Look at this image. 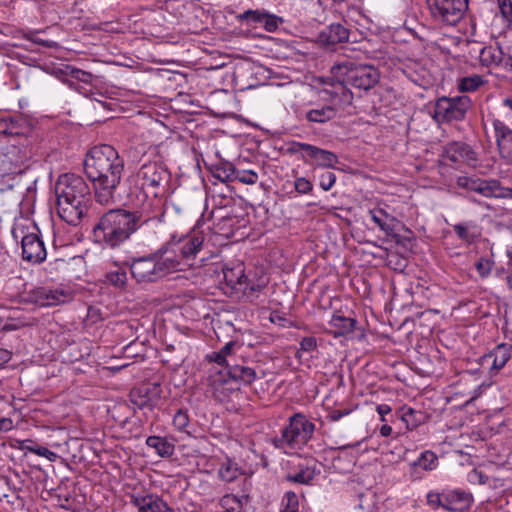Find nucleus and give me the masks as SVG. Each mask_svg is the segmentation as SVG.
Masks as SVG:
<instances>
[{
	"instance_id": "obj_47",
	"label": "nucleus",
	"mask_w": 512,
	"mask_h": 512,
	"mask_svg": "<svg viewBox=\"0 0 512 512\" xmlns=\"http://www.w3.org/2000/svg\"><path fill=\"white\" fill-rule=\"evenodd\" d=\"M427 504L432 509H437L442 507L444 509V498H445V492L438 493L435 491H430L427 493Z\"/></svg>"
},
{
	"instance_id": "obj_58",
	"label": "nucleus",
	"mask_w": 512,
	"mask_h": 512,
	"mask_svg": "<svg viewBox=\"0 0 512 512\" xmlns=\"http://www.w3.org/2000/svg\"><path fill=\"white\" fill-rule=\"evenodd\" d=\"M377 413L380 415L382 422L387 421L386 416L391 413V407L388 404H380L376 407Z\"/></svg>"
},
{
	"instance_id": "obj_53",
	"label": "nucleus",
	"mask_w": 512,
	"mask_h": 512,
	"mask_svg": "<svg viewBox=\"0 0 512 512\" xmlns=\"http://www.w3.org/2000/svg\"><path fill=\"white\" fill-rule=\"evenodd\" d=\"M499 8L503 18L512 23V2L510 0L499 1Z\"/></svg>"
},
{
	"instance_id": "obj_37",
	"label": "nucleus",
	"mask_w": 512,
	"mask_h": 512,
	"mask_svg": "<svg viewBox=\"0 0 512 512\" xmlns=\"http://www.w3.org/2000/svg\"><path fill=\"white\" fill-rule=\"evenodd\" d=\"M411 466L413 468L420 467L425 471H432L438 466V457L433 451L426 450L420 454V456L411 464Z\"/></svg>"
},
{
	"instance_id": "obj_36",
	"label": "nucleus",
	"mask_w": 512,
	"mask_h": 512,
	"mask_svg": "<svg viewBox=\"0 0 512 512\" xmlns=\"http://www.w3.org/2000/svg\"><path fill=\"white\" fill-rule=\"evenodd\" d=\"M311 159L314 160L318 166L325 168H333L338 162L336 154L319 147H316Z\"/></svg>"
},
{
	"instance_id": "obj_62",
	"label": "nucleus",
	"mask_w": 512,
	"mask_h": 512,
	"mask_svg": "<svg viewBox=\"0 0 512 512\" xmlns=\"http://www.w3.org/2000/svg\"><path fill=\"white\" fill-rule=\"evenodd\" d=\"M502 105L512 111V97L503 99Z\"/></svg>"
},
{
	"instance_id": "obj_8",
	"label": "nucleus",
	"mask_w": 512,
	"mask_h": 512,
	"mask_svg": "<svg viewBox=\"0 0 512 512\" xmlns=\"http://www.w3.org/2000/svg\"><path fill=\"white\" fill-rule=\"evenodd\" d=\"M331 74L339 83L365 91L373 88L380 79V74L374 66L357 65L351 61L333 65Z\"/></svg>"
},
{
	"instance_id": "obj_13",
	"label": "nucleus",
	"mask_w": 512,
	"mask_h": 512,
	"mask_svg": "<svg viewBox=\"0 0 512 512\" xmlns=\"http://www.w3.org/2000/svg\"><path fill=\"white\" fill-rule=\"evenodd\" d=\"M456 183L458 187L476 192L486 198H497L502 195L500 182L496 179L461 176L458 177Z\"/></svg>"
},
{
	"instance_id": "obj_26",
	"label": "nucleus",
	"mask_w": 512,
	"mask_h": 512,
	"mask_svg": "<svg viewBox=\"0 0 512 512\" xmlns=\"http://www.w3.org/2000/svg\"><path fill=\"white\" fill-rule=\"evenodd\" d=\"M329 325L335 330L332 332L335 337L344 336L354 330L356 320L340 314H334Z\"/></svg>"
},
{
	"instance_id": "obj_5",
	"label": "nucleus",
	"mask_w": 512,
	"mask_h": 512,
	"mask_svg": "<svg viewBox=\"0 0 512 512\" xmlns=\"http://www.w3.org/2000/svg\"><path fill=\"white\" fill-rule=\"evenodd\" d=\"M315 425L302 413H295L289 417L287 424L281 429L280 435L270 438V442L277 449L287 454L301 450L312 438Z\"/></svg>"
},
{
	"instance_id": "obj_22",
	"label": "nucleus",
	"mask_w": 512,
	"mask_h": 512,
	"mask_svg": "<svg viewBox=\"0 0 512 512\" xmlns=\"http://www.w3.org/2000/svg\"><path fill=\"white\" fill-rule=\"evenodd\" d=\"M371 220L387 235L393 233L396 223V218L387 213L383 208L376 207L369 211Z\"/></svg>"
},
{
	"instance_id": "obj_12",
	"label": "nucleus",
	"mask_w": 512,
	"mask_h": 512,
	"mask_svg": "<svg viewBox=\"0 0 512 512\" xmlns=\"http://www.w3.org/2000/svg\"><path fill=\"white\" fill-rule=\"evenodd\" d=\"M26 298L39 307H50L66 303L71 293L62 287L40 286L30 290Z\"/></svg>"
},
{
	"instance_id": "obj_14",
	"label": "nucleus",
	"mask_w": 512,
	"mask_h": 512,
	"mask_svg": "<svg viewBox=\"0 0 512 512\" xmlns=\"http://www.w3.org/2000/svg\"><path fill=\"white\" fill-rule=\"evenodd\" d=\"M494 138L500 157L506 162L512 161V129L502 120H492Z\"/></svg>"
},
{
	"instance_id": "obj_30",
	"label": "nucleus",
	"mask_w": 512,
	"mask_h": 512,
	"mask_svg": "<svg viewBox=\"0 0 512 512\" xmlns=\"http://www.w3.org/2000/svg\"><path fill=\"white\" fill-rule=\"evenodd\" d=\"M146 445L155 450L160 457H170L174 453V445L167 439L159 436H149L146 439Z\"/></svg>"
},
{
	"instance_id": "obj_3",
	"label": "nucleus",
	"mask_w": 512,
	"mask_h": 512,
	"mask_svg": "<svg viewBox=\"0 0 512 512\" xmlns=\"http://www.w3.org/2000/svg\"><path fill=\"white\" fill-rule=\"evenodd\" d=\"M54 190L59 217L69 225H79L88 211L89 185L81 176L65 173L59 176Z\"/></svg>"
},
{
	"instance_id": "obj_31",
	"label": "nucleus",
	"mask_w": 512,
	"mask_h": 512,
	"mask_svg": "<svg viewBox=\"0 0 512 512\" xmlns=\"http://www.w3.org/2000/svg\"><path fill=\"white\" fill-rule=\"evenodd\" d=\"M242 475V470L236 462L227 459L221 463L218 470V477L227 483L235 481L239 476Z\"/></svg>"
},
{
	"instance_id": "obj_15",
	"label": "nucleus",
	"mask_w": 512,
	"mask_h": 512,
	"mask_svg": "<svg viewBox=\"0 0 512 512\" xmlns=\"http://www.w3.org/2000/svg\"><path fill=\"white\" fill-rule=\"evenodd\" d=\"M160 399V387L158 385L133 388L130 392V401L134 407L141 410H149L157 405Z\"/></svg>"
},
{
	"instance_id": "obj_52",
	"label": "nucleus",
	"mask_w": 512,
	"mask_h": 512,
	"mask_svg": "<svg viewBox=\"0 0 512 512\" xmlns=\"http://www.w3.org/2000/svg\"><path fill=\"white\" fill-rule=\"evenodd\" d=\"M294 187L298 193L308 194L312 191L313 185L308 179L304 177H298L295 179Z\"/></svg>"
},
{
	"instance_id": "obj_49",
	"label": "nucleus",
	"mask_w": 512,
	"mask_h": 512,
	"mask_svg": "<svg viewBox=\"0 0 512 512\" xmlns=\"http://www.w3.org/2000/svg\"><path fill=\"white\" fill-rule=\"evenodd\" d=\"M336 182V175L331 171H325L319 176V185L324 191H329Z\"/></svg>"
},
{
	"instance_id": "obj_1",
	"label": "nucleus",
	"mask_w": 512,
	"mask_h": 512,
	"mask_svg": "<svg viewBox=\"0 0 512 512\" xmlns=\"http://www.w3.org/2000/svg\"><path fill=\"white\" fill-rule=\"evenodd\" d=\"M124 170V160L118 151L110 145L91 148L84 160V172L93 183L95 198L101 205L114 201Z\"/></svg>"
},
{
	"instance_id": "obj_17",
	"label": "nucleus",
	"mask_w": 512,
	"mask_h": 512,
	"mask_svg": "<svg viewBox=\"0 0 512 512\" xmlns=\"http://www.w3.org/2000/svg\"><path fill=\"white\" fill-rule=\"evenodd\" d=\"M131 503L138 512H173V510L156 494L132 495Z\"/></svg>"
},
{
	"instance_id": "obj_56",
	"label": "nucleus",
	"mask_w": 512,
	"mask_h": 512,
	"mask_svg": "<svg viewBox=\"0 0 512 512\" xmlns=\"http://www.w3.org/2000/svg\"><path fill=\"white\" fill-rule=\"evenodd\" d=\"M468 480L469 482L471 483H479V484H485L486 483V480H487V477L485 475H483L482 472L474 469L472 470L469 475H468Z\"/></svg>"
},
{
	"instance_id": "obj_6",
	"label": "nucleus",
	"mask_w": 512,
	"mask_h": 512,
	"mask_svg": "<svg viewBox=\"0 0 512 512\" xmlns=\"http://www.w3.org/2000/svg\"><path fill=\"white\" fill-rule=\"evenodd\" d=\"M204 239V234L200 231L180 236L174 234L162 246L164 253L175 261V272L199 266L196 257L202 250Z\"/></svg>"
},
{
	"instance_id": "obj_48",
	"label": "nucleus",
	"mask_w": 512,
	"mask_h": 512,
	"mask_svg": "<svg viewBox=\"0 0 512 512\" xmlns=\"http://www.w3.org/2000/svg\"><path fill=\"white\" fill-rule=\"evenodd\" d=\"M475 267L479 276L482 278H486L491 273L493 262L488 258L482 257L477 261Z\"/></svg>"
},
{
	"instance_id": "obj_59",
	"label": "nucleus",
	"mask_w": 512,
	"mask_h": 512,
	"mask_svg": "<svg viewBox=\"0 0 512 512\" xmlns=\"http://www.w3.org/2000/svg\"><path fill=\"white\" fill-rule=\"evenodd\" d=\"M13 428V422L10 418L0 416V431H10Z\"/></svg>"
},
{
	"instance_id": "obj_50",
	"label": "nucleus",
	"mask_w": 512,
	"mask_h": 512,
	"mask_svg": "<svg viewBox=\"0 0 512 512\" xmlns=\"http://www.w3.org/2000/svg\"><path fill=\"white\" fill-rule=\"evenodd\" d=\"M280 23V18L274 14H270L266 11L265 16L262 21V25L264 29L268 32H274L278 29Z\"/></svg>"
},
{
	"instance_id": "obj_45",
	"label": "nucleus",
	"mask_w": 512,
	"mask_h": 512,
	"mask_svg": "<svg viewBox=\"0 0 512 512\" xmlns=\"http://www.w3.org/2000/svg\"><path fill=\"white\" fill-rule=\"evenodd\" d=\"M282 510L281 512H296L299 510V500L296 493L288 491L284 494L282 499Z\"/></svg>"
},
{
	"instance_id": "obj_25",
	"label": "nucleus",
	"mask_w": 512,
	"mask_h": 512,
	"mask_svg": "<svg viewBox=\"0 0 512 512\" xmlns=\"http://www.w3.org/2000/svg\"><path fill=\"white\" fill-rule=\"evenodd\" d=\"M229 379L239 381L244 384H251L256 379V372L254 369L234 363L225 372Z\"/></svg>"
},
{
	"instance_id": "obj_2",
	"label": "nucleus",
	"mask_w": 512,
	"mask_h": 512,
	"mask_svg": "<svg viewBox=\"0 0 512 512\" xmlns=\"http://www.w3.org/2000/svg\"><path fill=\"white\" fill-rule=\"evenodd\" d=\"M153 220H157V214L147 208L135 211L112 209L100 218L93 228V235L96 242L114 248Z\"/></svg>"
},
{
	"instance_id": "obj_63",
	"label": "nucleus",
	"mask_w": 512,
	"mask_h": 512,
	"mask_svg": "<svg viewBox=\"0 0 512 512\" xmlns=\"http://www.w3.org/2000/svg\"><path fill=\"white\" fill-rule=\"evenodd\" d=\"M358 445H359V442L356 443V444H347V445L341 446L340 449L353 448V447H356Z\"/></svg>"
},
{
	"instance_id": "obj_34",
	"label": "nucleus",
	"mask_w": 512,
	"mask_h": 512,
	"mask_svg": "<svg viewBox=\"0 0 512 512\" xmlns=\"http://www.w3.org/2000/svg\"><path fill=\"white\" fill-rule=\"evenodd\" d=\"M397 417L404 422L408 430L417 428L422 422L421 414L410 407H402L397 412Z\"/></svg>"
},
{
	"instance_id": "obj_32",
	"label": "nucleus",
	"mask_w": 512,
	"mask_h": 512,
	"mask_svg": "<svg viewBox=\"0 0 512 512\" xmlns=\"http://www.w3.org/2000/svg\"><path fill=\"white\" fill-rule=\"evenodd\" d=\"M315 149L316 146L314 145L298 141H292L287 144V153L298 156L304 162H307L308 158L311 159Z\"/></svg>"
},
{
	"instance_id": "obj_41",
	"label": "nucleus",
	"mask_w": 512,
	"mask_h": 512,
	"mask_svg": "<svg viewBox=\"0 0 512 512\" xmlns=\"http://www.w3.org/2000/svg\"><path fill=\"white\" fill-rule=\"evenodd\" d=\"M485 81L480 75H471L459 80L458 88L462 92H474L484 85Z\"/></svg>"
},
{
	"instance_id": "obj_10",
	"label": "nucleus",
	"mask_w": 512,
	"mask_h": 512,
	"mask_svg": "<svg viewBox=\"0 0 512 512\" xmlns=\"http://www.w3.org/2000/svg\"><path fill=\"white\" fill-rule=\"evenodd\" d=\"M431 18L442 26L457 25L468 10V0H426Z\"/></svg>"
},
{
	"instance_id": "obj_39",
	"label": "nucleus",
	"mask_w": 512,
	"mask_h": 512,
	"mask_svg": "<svg viewBox=\"0 0 512 512\" xmlns=\"http://www.w3.org/2000/svg\"><path fill=\"white\" fill-rule=\"evenodd\" d=\"M268 282L269 279L264 273H262L256 279L247 276L243 287L239 288V290H242L246 295L253 294L255 292H261L267 286Z\"/></svg>"
},
{
	"instance_id": "obj_35",
	"label": "nucleus",
	"mask_w": 512,
	"mask_h": 512,
	"mask_svg": "<svg viewBox=\"0 0 512 512\" xmlns=\"http://www.w3.org/2000/svg\"><path fill=\"white\" fill-rule=\"evenodd\" d=\"M479 60L486 67L497 65L502 61V51L493 46L483 47L479 52Z\"/></svg>"
},
{
	"instance_id": "obj_27",
	"label": "nucleus",
	"mask_w": 512,
	"mask_h": 512,
	"mask_svg": "<svg viewBox=\"0 0 512 512\" xmlns=\"http://www.w3.org/2000/svg\"><path fill=\"white\" fill-rule=\"evenodd\" d=\"M457 237L465 243L471 244L480 236L477 225L471 221L453 225Z\"/></svg>"
},
{
	"instance_id": "obj_60",
	"label": "nucleus",
	"mask_w": 512,
	"mask_h": 512,
	"mask_svg": "<svg viewBox=\"0 0 512 512\" xmlns=\"http://www.w3.org/2000/svg\"><path fill=\"white\" fill-rule=\"evenodd\" d=\"M11 359V353L6 349L0 348V366L7 363Z\"/></svg>"
},
{
	"instance_id": "obj_19",
	"label": "nucleus",
	"mask_w": 512,
	"mask_h": 512,
	"mask_svg": "<svg viewBox=\"0 0 512 512\" xmlns=\"http://www.w3.org/2000/svg\"><path fill=\"white\" fill-rule=\"evenodd\" d=\"M512 345L501 343L497 345L490 353L483 357V361L492 360L491 370L498 372L511 358Z\"/></svg>"
},
{
	"instance_id": "obj_29",
	"label": "nucleus",
	"mask_w": 512,
	"mask_h": 512,
	"mask_svg": "<svg viewBox=\"0 0 512 512\" xmlns=\"http://www.w3.org/2000/svg\"><path fill=\"white\" fill-rule=\"evenodd\" d=\"M23 120L18 116L0 118V135L15 136L22 133Z\"/></svg>"
},
{
	"instance_id": "obj_16",
	"label": "nucleus",
	"mask_w": 512,
	"mask_h": 512,
	"mask_svg": "<svg viewBox=\"0 0 512 512\" xmlns=\"http://www.w3.org/2000/svg\"><path fill=\"white\" fill-rule=\"evenodd\" d=\"M445 156L453 163H466L475 166L477 153L470 145L463 142H451L445 146Z\"/></svg>"
},
{
	"instance_id": "obj_18",
	"label": "nucleus",
	"mask_w": 512,
	"mask_h": 512,
	"mask_svg": "<svg viewBox=\"0 0 512 512\" xmlns=\"http://www.w3.org/2000/svg\"><path fill=\"white\" fill-rule=\"evenodd\" d=\"M473 497L463 490L445 492L444 509L452 512H461L470 508Z\"/></svg>"
},
{
	"instance_id": "obj_55",
	"label": "nucleus",
	"mask_w": 512,
	"mask_h": 512,
	"mask_svg": "<svg viewBox=\"0 0 512 512\" xmlns=\"http://www.w3.org/2000/svg\"><path fill=\"white\" fill-rule=\"evenodd\" d=\"M351 409H334V410H331L328 415H327V419L332 421V422H336V421H339L342 417L344 416H347L351 413Z\"/></svg>"
},
{
	"instance_id": "obj_28",
	"label": "nucleus",
	"mask_w": 512,
	"mask_h": 512,
	"mask_svg": "<svg viewBox=\"0 0 512 512\" xmlns=\"http://www.w3.org/2000/svg\"><path fill=\"white\" fill-rule=\"evenodd\" d=\"M337 110L331 105H325L319 108L308 110L305 114V118L309 122L313 123H326L335 118Z\"/></svg>"
},
{
	"instance_id": "obj_4",
	"label": "nucleus",
	"mask_w": 512,
	"mask_h": 512,
	"mask_svg": "<svg viewBox=\"0 0 512 512\" xmlns=\"http://www.w3.org/2000/svg\"><path fill=\"white\" fill-rule=\"evenodd\" d=\"M170 173L159 161L143 163L131 177V182L148 199L142 208H147L157 214V220L163 215L159 196L164 193L169 183Z\"/></svg>"
},
{
	"instance_id": "obj_38",
	"label": "nucleus",
	"mask_w": 512,
	"mask_h": 512,
	"mask_svg": "<svg viewBox=\"0 0 512 512\" xmlns=\"http://www.w3.org/2000/svg\"><path fill=\"white\" fill-rule=\"evenodd\" d=\"M235 173L236 168L228 161L220 162L213 170V176L223 183L233 181Z\"/></svg>"
},
{
	"instance_id": "obj_9",
	"label": "nucleus",
	"mask_w": 512,
	"mask_h": 512,
	"mask_svg": "<svg viewBox=\"0 0 512 512\" xmlns=\"http://www.w3.org/2000/svg\"><path fill=\"white\" fill-rule=\"evenodd\" d=\"M31 229L29 231V227L24 226L22 223H16L12 229V235L16 241L21 240L23 260L33 264H40L47 257L46 247L39 235L38 228L32 226Z\"/></svg>"
},
{
	"instance_id": "obj_64",
	"label": "nucleus",
	"mask_w": 512,
	"mask_h": 512,
	"mask_svg": "<svg viewBox=\"0 0 512 512\" xmlns=\"http://www.w3.org/2000/svg\"><path fill=\"white\" fill-rule=\"evenodd\" d=\"M37 43H40L42 45H45L47 47H51V45L48 43V41H36Z\"/></svg>"
},
{
	"instance_id": "obj_20",
	"label": "nucleus",
	"mask_w": 512,
	"mask_h": 512,
	"mask_svg": "<svg viewBox=\"0 0 512 512\" xmlns=\"http://www.w3.org/2000/svg\"><path fill=\"white\" fill-rule=\"evenodd\" d=\"M236 347L240 348L236 342L230 341L226 343L218 352H213L211 355H209L208 358L210 361L223 366L226 372L230 368V365L235 363L234 353Z\"/></svg>"
},
{
	"instance_id": "obj_33",
	"label": "nucleus",
	"mask_w": 512,
	"mask_h": 512,
	"mask_svg": "<svg viewBox=\"0 0 512 512\" xmlns=\"http://www.w3.org/2000/svg\"><path fill=\"white\" fill-rule=\"evenodd\" d=\"M247 496L238 497L234 494H226L220 500V506L225 512H244Z\"/></svg>"
},
{
	"instance_id": "obj_42",
	"label": "nucleus",
	"mask_w": 512,
	"mask_h": 512,
	"mask_svg": "<svg viewBox=\"0 0 512 512\" xmlns=\"http://www.w3.org/2000/svg\"><path fill=\"white\" fill-rule=\"evenodd\" d=\"M172 424L177 431L186 433L188 435L191 434V432L188 430L190 417L187 409H178L173 415Z\"/></svg>"
},
{
	"instance_id": "obj_11",
	"label": "nucleus",
	"mask_w": 512,
	"mask_h": 512,
	"mask_svg": "<svg viewBox=\"0 0 512 512\" xmlns=\"http://www.w3.org/2000/svg\"><path fill=\"white\" fill-rule=\"evenodd\" d=\"M472 101L468 96L441 97L434 106V119L439 123L462 121Z\"/></svg>"
},
{
	"instance_id": "obj_46",
	"label": "nucleus",
	"mask_w": 512,
	"mask_h": 512,
	"mask_svg": "<svg viewBox=\"0 0 512 512\" xmlns=\"http://www.w3.org/2000/svg\"><path fill=\"white\" fill-rule=\"evenodd\" d=\"M234 180L247 185H253L258 181V174L253 170L238 171L234 175Z\"/></svg>"
},
{
	"instance_id": "obj_54",
	"label": "nucleus",
	"mask_w": 512,
	"mask_h": 512,
	"mask_svg": "<svg viewBox=\"0 0 512 512\" xmlns=\"http://www.w3.org/2000/svg\"><path fill=\"white\" fill-rule=\"evenodd\" d=\"M317 347L316 339L314 337H305L300 341V350L304 352H311Z\"/></svg>"
},
{
	"instance_id": "obj_43",
	"label": "nucleus",
	"mask_w": 512,
	"mask_h": 512,
	"mask_svg": "<svg viewBox=\"0 0 512 512\" xmlns=\"http://www.w3.org/2000/svg\"><path fill=\"white\" fill-rule=\"evenodd\" d=\"M106 281L118 289H123L127 283L126 271L118 269L116 271H110L105 275Z\"/></svg>"
},
{
	"instance_id": "obj_51",
	"label": "nucleus",
	"mask_w": 512,
	"mask_h": 512,
	"mask_svg": "<svg viewBox=\"0 0 512 512\" xmlns=\"http://www.w3.org/2000/svg\"><path fill=\"white\" fill-rule=\"evenodd\" d=\"M69 69V75L71 78L76 79L78 81H81L83 83H91L93 75L90 72H86L84 70L74 68V67H68Z\"/></svg>"
},
{
	"instance_id": "obj_21",
	"label": "nucleus",
	"mask_w": 512,
	"mask_h": 512,
	"mask_svg": "<svg viewBox=\"0 0 512 512\" xmlns=\"http://www.w3.org/2000/svg\"><path fill=\"white\" fill-rule=\"evenodd\" d=\"M223 275L226 283L234 289L242 288L247 279L243 263H236L233 266H225L223 268Z\"/></svg>"
},
{
	"instance_id": "obj_61",
	"label": "nucleus",
	"mask_w": 512,
	"mask_h": 512,
	"mask_svg": "<svg viewBox=\"0 0 512 512\" xmlns=\"http://www.w3.org/2000/svg\"><path fill=\"white\" fill-rule=\"evenodd\" d=\"M379 433L382 437H388L392 435L393 429L391 426L384 424L380 427Z\"/></svg>"
},
{
	"instance_id": "obj_44",
	"label": "nucleus",
	"mask_w": 512,
	"mask_h": 512,
	"mask_svg": "<svg viewBox=\"0 0 512 512\" xmlns=\"http://www.w3.org/2000/svg\"><path fill=\"white\" fill-rule=\"evenodd\" d=\"M265 10H247L237 16L238 20L241 22H246L247 24H261L263 18L265 16Z\"/></svg>"
},
{
	"instance_id": "obj_24",
	"label": "nucleus",
	"mask_w": 512,
	"mask_h": 512,
	"mask_svg": "<svg viewBox=\"0 0 512 512\" xmlns=\"http://www.w3.org/2000/svg\"><path fill=\"white\" fill-rule=\"evenodd\" d=\"M319 474L320 470L317 468L315 463L300 465L297 471L287 475V480L299 484H310Z\"/></svg>"
},
{
	"instance_id": "obj_57",
	"label": "nucleus",
	"mask_w": 512,
	"mask_h": 512,
	"mask_svg": "<svg viewBox=\"0 0 512 512\" xmlns=\"http://www.w3.org/2000/svg\"><path fill=\"white\" fill-rule=\"evenodd\" d=\"M32 451H34L35 454H37L39 456H42V457H45V458H47L50 461H54L55 458L57 457L55 452H53V451H51L48 448L43 447V446H39L36 449H33Z\"/></svg>"
},
{
	"instance_id": "obj_23",
	"label": "nucleus",
	"mask_w": 512,
	"mask_h": 512,
	"mask_svg": "<svg viewBox=\"0 0 512 512\" xmlns=\"http://www.w3.org/2000/svg\"><path fill=\"white\" fill-rule=\"evenodd\" d=\"M320 38L328 45H335L348 41L349 31L341 24H331L326 30L321 32Z\"/></svg>"
},
{
	"instance_id": "obj_40",
	"label": "nucleus",
	"mask_w": 512,
	"mask_h": 512,
	"mask_svg": "<svg viewBox=\"0 0 512 512\" xmlns=\"http://www.w3.org/2000/svg\"><path fill=\"white\" fill-rule=\"evenodd\" d=\"M18 155V149L15 146H12L6 154H3L2 164L5 166L6 163H9L10 166L4 167V171L6 173H16L17 169L20 168L23 163L22 158L16 157Z\"/></svg>"
},
{
	"instance_id": "obj_7",
	"label": "nucleus",
	"mask_w": 512,
	"mask_h": 512,
	"mask_svg": "<svg viewBox=\"0 0 512 512\" xmlns=\"http://www.w3.org/2000/svg\"><path fill=\"white\" fill-rule=\"evenodd\" d=\"M126 264L138 283L156 282L175 272V261L164 253L163 247L148 256L133 258Z\"/></svg>"
}]
</instances>
